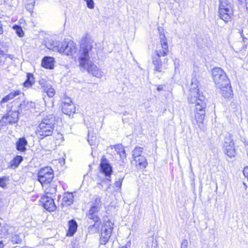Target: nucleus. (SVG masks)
<instances>
[{
	"instance_id": "23",
	"label": "nucleus",
	"mask_w": 248,
	"mask_h": 248,
	"mask_svg": "<svg viewBox=\"0 0 248 248\" xmlns=\"http://www.w3.org/2000/svg\"><path fill=\"white\" fill-rule=\"evenodd\" d=\"M219 89L221 91V93L222 95L224 98H230L232 97V91L230 84L229 85L222 86V88Z\"/></svg>"
},
{
	"instance_id": "37",
	"label": "nucleus",
	"mask_w": 248,
	"mask_h": 248,
	"mask_svg": "<svg viewBox=\"0 0 248 248\" xmlns=\"http://www.w3.org/2000/svg\"><path fill=\"white\" fill-rule=\"evenodd\" d=\"M35 4V2L33 0H31V2L29 3L26 5V9L29 10L30 12L32 11V10L34 7V5Z\"/></svg>"
},
{
	"instance_id": "46",
	"label": "nucleus",
	"mask_w": 248,
	"mask_h": 248,
	"mask_svg": "<svg viewBox=\"0 0 248 248\" xmlns=\"http://www.w3.org/2000/svg\"><path fill=\"white\" fill-rule=\"evenodd\" d=\"M107 182H108V181H106H106H103L102 183H98V187H99L100 189H103V184H104L105 182V183H107Z\"/></svg>"
},
{
	"instance_id": "10",
	"label": "nucleus",
	"mask_w": 248,
	"mask_h": 248,
	"mask_svg": "<svg viewBox=\"0 0 248 248\" xmlns=\"http://www.w3.org/2000/svg\"><path fill=\"white\" fill-rule=\"evenodd\" d=\"M54 129V126L41 122L37 129L36 133L38 135L42 136V139H43L44 137L51 136Z\"/></svg>"
},
{
	"instance_id": "5",
	"label": "nucleus",
	"mask_w": 248,
	"mask_h": 248,
	"mask_svg": "<svg viewBox=\"0 0 248 248\" xmlns=\"http://www.w3.org/2000/svg\"><path fill=\"white\" fill-rule=\"evenodd\" d=\"M54 177L53 170L49 167L43 168L38 172V181L43 186L50 183Z\"/></svg>"
},
{
	"instance_id": "19",
	"label": "nucleus",
	"mask_w": 248,
	"mask_h": 248,
	"mask_svg": "<svg viewBox=\"0 0 248 248\" xmlns=\"http://www.w3.org/2000/svg\"><path fill=\"white\" fill-rule=\"evenodd\" d=\"M74 196L73 194L70 192H66L64 194L61 203L62 206H69L73 202Z\"/></svg>"
},
{
	"instance_id": "15",
	"label": "nucleus",
	"mask_w": 248,
	"mask_h": 248,
	"mask_svg": "<svg viewBox=\"0 0 248 248\" xmlns=\"http://www.w3.org/2000/svg\"><path fill=\"white\" fill-rule=\"evenodd\" d=\"M99 211L97 207H91L86 213V217L89 223H92L89 220L93 221H101L100 217L98 216V213Z\"/></svg>"
},
{
	"instance_id": "57",
	"label": "nucleus",
	"mask_w": 248,
	"mask_h": 248,
	"mask_svg": "<svg viewBox=\"0 0 248 248\" xmlns=\"http://www.w3.org/2000/svg\"><path fill=\"white\" fill-rule=\"evenodd\" d=\"M91 154L92 155H93V152H92Z\"/></svg>"
},
{
	"instance_id": "30",
	"label": "nucleus",
	"mask_w": 248,
	"mask_h": 248,
	"mask_svg": "<svg viewBox=\"0 0 248 248\" xmlns=\"http://www.w3.org/2000/svg\"><path fill=\"white\" fill-rule=\"evenodd\" d=\"M44 91H45L47 95L49 97H52L55 94V91L51 85H46V88H45Z\"/></svg>"
},
{
	"instance_id": "1",
	"label": "nucleus",
	"mask_w": 248,
	"mask_h": 248,
	"mask_svg": "<svg viewBox=\"0 0 248 248\" xmlns=\"http://www.w3.org/2000/svg\"><path fill=\"white\" fill-rule=\"evenodd\" d=\"M202 78L200 74L194 69L191 79L190 93L187 99L189 104H194L191 107L194 108L195 120L199 126L200 124H203L207 105V100L199 93V86Z\"/></svg>"
},
{
	"instance_id": "27",
	"label": "nucleus",
	"mask_w": 248,
	"mask_h": 248,
	"mask_svg": "<svg viewBox=\"0 0 248 248\" xmlns=\"http://www.w3.org/2000/svg\"><path fill=\"white\" fill-rule=\"evenodd\" d=\"M143 152V148L140 146L136 147L134 150L133 151V158H136L139 157V156H142L141 154Z\"/></svg>"
},
{
	"instance_id": "8",
	"label": "nucleus",
	"mask_w": 248,
	"mask_h": 248,
	"mask_svg": "<svg viewBox=\"0 0 248 248\" xmlns=\"http://www.w3.org/2000/svg\"><path fill=\"white\" fill-rule=\"evenodd\" d=\"M113 224L109 221L104 223L101 231L100 244L105 245L108 242L112 233Z\"/></svg>"
},
{
	"instance_id": "17",
	"label": "nucleus",
	"mask_w": 248,
	"mask_h": 248,
	"mask_svg": "<svg viewBox=\"0 0 248 248\" xmlns=\"http://www.w3.org/2000/svg\"><path fill=\"white\" fill-rule=\"evenodd\" d=\"M45 45L48 49L60 52L61 45L59 42L50 39L46 42Z\"/></svg>"
},
{
	"instance_id": "31",
	"label": "nucleus",
	"mask_w": 248,
	"mask_h": 248,
	"mask_svg": "<svg viewBox=\"0 0 248 248\" xmlns=\"http://www.w3.org/2000/svg\"><path fill=\"white\" fill-rule=\"evenodd\" d=\"M101 198L99 196H96L95 198L94 201L92 203V206L91 207H97L98 210L100 211L101 207Z\"/></svg>"
},
{
	"instance_id": "35",
	"label": "nucleus",
	"mask_w": 248,
	"mask_h": 248,
	"mask_svg": "<svg viewBox=\"0 0 248 248\" xmlns=\"http://www.w3.org/2000/svg\"><path fill=\"white\" fill-rule=\"evenodd\" d=\"M21 92L20 91H15L14 92H12L9 94L7 95L8 98H10V100L13 99L14 97L16 96L17 95H18L20 94Z\"/></svg>"
},
{
	"instance_id": "28",
	"label": "nucleus",
	"mask_w": 248,
	"mask_h": 248,
	"mask_svg": "<svg viewBox=\"0 0 248 248\" xmlns=\"http://www.w3.org/2000/svg\"><path fill=\"white\" fill-rule=\"evenodd\" d=\"M11 241L13 244H21L22 242V237L20 234H14L11 236Z\"/></svg>"
},
{
	"instance_id": "18",
	"label": "nucleus",
	"mask_w": 248,
	"mask_h": 248,
	"mask_svg": "<svg viewBox=\"0 0 248 248\" xmlns=\"http://www.w3.org/2000/svg\"><path fill=\"white\" fill-rule=\"evenodd\" d=\"M57 185L53 182L45 190V196L44 197H50L53 198L55 196L57 192Z\"/></svg>"
},
{
	"instance_id": "13",
	"label": "nucleus",
	"mask_w": 248,
	"mask_h": 248,
	"mask_svg": "<svg viewBox=\"0 0 248 248\" xmlns=\"http://www.w3.org/2000/svg\"><path fill=\"white\" fill-rule=\"evenodd\" d=\"M18 119V112L16 111H9L8 113L3 116L0 122L8 124L11 123H16Z\"/></svg>"
},
{
	"instance_id": "12",
	"label": "nucleus",
	"mask_w": 248,
	"mask_h": 248,
	"mask_svg": "<svg viewBox=\"0 0 248 248\" xmlns=\"http://www.w3.org/2000/svg\"><path fill=\"white\" fill-rule=\"evenodd\" d=\"M100 171L108 178L106 181L110 182V178L112 172V168L106 158H102L100 164Z\"/></svg>"
},
{
	"instance_id": "33",
	"label": "nucleus",
	"mask_w": 248,
	"mask_h": 248,
	"mask_svg": "<svg viewBox=\"0 0 248 248\" xmlns=\"http://www.w3.org/2000/svg\"><path fill=\"white\" fill-rule=\"evenodd\" d=\"M110 147L112 149L114 148L115 149V151L117 152V154L121 153L124 149L123 146L122 144L111 145L110 146Z\"/></svg>"
},
{
	"instance_id": "26",
	"label": "nucleus",
	"mask_w": 248,
	"mask_h": 248,
	"mask_svg": "<svg viewBox=\"0 0 248 248\" xmlns=\"http://www.w3.org/2000/svg\"><path fill=\"white\" fill-rule=\"evenodd\" d=\"M34 82V78L32 74L28 73L27 75V79L23 83L24 86L25 87H30Z\"/></svg>"
},
{
	"instance_id": "21",
	"label": "nucleus",
	"mask_w": 248,
	"mask_h": 248,
	"mask_svg": "<svg viewBox=\"0 0 248 248\" xmlns=\"http://www.w3.org/2000/svg\"><path fill=\"white\" fill-rule=\"evenodd\" d=\"M27 144L28 141L24 137L19 138L16 142V148L19 151L25 152Z\"/></svg>"
},
{
	"instance_id": "2",
	"label": "nucleus",
	"mask_w": 248,
	"mask_h": 248,
	"mask_svg": "<svg viewBox=\"0 0 248 248\" xmlns=\"http://www.w3.org/2000/svg\"><path fill=\"white\" fill-rule=\"evenodd\" d=\"M93 42L88 34L81 39L79 56V66L84 69H87L88 72L93 76L101 78L103 76V72L89 61V54L93 48Z\"/></svg>"
},
{
	"instance_id": "54",
	"label": "nucleus",
	"mask_w": 248,
	"mask_h": 248,
	"mask_svg": "<svg viewBox=\"0 0 248 248\" xmlns=\"http://www.w3.org/2000/svg\"><path fill=\"white\" fill-rule=\"evenodd\" d=\"M166 61H168V59H164V62H165Z\"/></svg>"
},
{
	"instance_id": "40",
	"label": "nucleus",
	"mask_w": 248,
	"mask_h": 248,
	"mask_svg": "<svg viewBox=\"0 0 248 248\" xmlns=\"http://www.w3.org/2000/svg\"><path fill=\"white\" fill-rule=\"evenodd\" d=\"M123 179L124 178H120L118 181L115 182V185L116 187H118V188H121Z\"/></svg>"
},
{
	"instance_id": "41",
	"label": "nucleus",
	"mask_w": 248,
	"mask_h": 248,
	"mask_svg": "<svg viewBox=\"0 0 248 248\" xmlns=\"http://www.w3.org/2000/svg\"><path fill=\"white\" fill-rule=\"evenodd\" d=\"M188 243L186 239H183L181 243V248H188Z\"/></svg>"
},
{
	"instance_id": "3",
	"label": "nucleus",
	"mask_w": 248,
	"mask_h": 248,
	"mask_svg": "<svg viewBox=\"0 0 248 248\" xmlns=\"http://www.w3.org/2000/svg\"><path fill=\"white\" fill-rule=\"evenodd\" d=\"M160 44L162 49L155 50L156 54L152 56V60L154 65V70L162 72H163V67L160 57L167 56L169 53L167 40L164 34L160 35Z\"/></svg>"
},
{
	"instance_id": "20",
	"label": "nucleus",
	"mask_w": 248,
	"mask_h": 248,
	"mask_svg": "<svg viewBox=\"0 0 248 248\" xmlns=\"http://www.w3.org/2000/svg\"><path fill=\"white\" fill-rule=\"evenodd\" d=\"M54 61L53 57L46 56L42 60V65L45 68L52 69L54 66Z\"/></svg>"
},
{
	"instance_id": "25",
	"label": "nucleus",
	"mask_w": 248,
	"mask_h": 248,
	"mask_svg": "<svg viewBox=\"0 0 248 248\" xmlns=\"http://www.w3.org/2000/svg\"><path fill=\"white\" fill-rule=\"evenodd\" d=\"M94 223L88 227V231L91 233H94L99 231L101 221H93Z\"/></svg>"
},
{
	"instance_id": "32",
	"label": "nucleus",
	"mask_w": 248,
	"mask_h": 248,
	"mask_svg": "<svg viewBox=\"0 0 248 248\" xmlns=\"http://www.w3.org/2000/svg\"><path fill=\"white\" fill-rule=\"evenodd\" d=\"M13 28L19 37H23L24 36V32L20 26L15 25L13 26Z\"/></svg>"
},
{
	"instance_id": "48",
	"label": "nucleus",
	"mask_w": 248,
	"mask_h": 248,
	"mask_svg": "<svg viewBox=\"0 0 248 248\" xmlns=\"http://www.w3.org/2000/svg\"><path fill=\"white\" fill-rule=\"evenodd\" d=\"M3 32V29L2 27V24L1 22L0 21V34H2Z\"/></svg>"
},
{
	"instance_id": "14",
	"label": "nucleus",
	"mask_w": 248,
	"mask_h": 248,
	"mask_svg": "<svg viewBox=\"0 0 248 248\" xmlns=\"http://www.w3.org/2000/svg\"><path fill=\"white\" fill-rule=\"evenodd\" d=\"M42 202L43 207L49 212L54 211L57 208L53 198L44 196L42 198Z\"/></svg>"
},
{
	"instance_id": "52",
	"label": "nucleus",
	"mask_w": 248,
	"mask_h": 248,
	"mask_svg": "<svg viewBox=\"0 0 248 248\" xmlns=\"http://www.w3.org/2000/svg\"><path fill=\"white\" fill-rule=\"evenodd\" d=\"M240 34H241V35L242 37H243V31H242L241 32H240Z\"/></svg>"
},
{
	"instance_id": "34",
	"label": "nucleus",
	"mask_w": 248,
	"mask_h": 248,
	"mask_svg": "<svg viewBox=\"0 0 248 248\" xmlns=\"http://www.w3.org/2000/svg\"><path fill=\"white\" fill-rule=\"evenodd\" d=\"M154 243V237L150 236L148 237L146 242V246L147 248H153Z\"/></svg>"
},
{
	"instance_id": "44",
	"label": "nucleus",
	"mask_w": 248,
	"mask_h": 248,
	"mask_svg": "<svg viewBox=\"0 0 248 248\" xmlns=\"http://www.w3.org/2000/svg\"><path fill=\"white\" fill-rule=\"evenodd\" d=\"M39 84L40 86L44 88V90H45V88H46V85H48L47 84H46L44 81H39Z\"/></svg>"
},
{
	"instance_id": "53",
	"label": "nucleus",
	"mask_w": 248,
	"mask_h": 248,
	"mask_svg": "<svg viewBox=\"0 0 248 248\" xmlns=\"http://www.w3.org/2000/svg\"><path fill=\"white\" fill-rule=\"evenodd\" d=\"M246 1V3L248 2V0H244Z\"/></svg>"
},
{
	"instance_id": "58",
	"label": "nucleus",
	"mask_w": 248,
	"mask_h": 248,
	"mask_svg": "<svg viewBox=\"0 0 248 248\" xmlns=\"http://www.w3.org/2000/svg\"><path fill=\"white\" fill-rule=\"evenodd\" d=\"M108 187H107L106 189L105 190H107L108 189Z\"/></svg>"
},
{
	"instance_id": "39",
	"label": "nucleus",
	"mask_w": 248,
	"mask_h": 248,
	"mask_svg": "<svg viewBox=\"0 0 248 248\" xmlns=\"http://www.w3.org/2000/svg\"><path fill=\"white\" fill-rule=\"evenodd\" d=\"M6 178L5 177H3L0 178V186L4 188L6 186Z\"/></svg>"
},
{
	"instance_id": "4",
	"label": "nucleus",
	"mask_w": 248,
	"mask_h": 248,
	"mask_svg": "<svg viewBox=\"0 0 248 248\" xmlns=\"http://www.w3.org/2000/svg\"><path fill=\"white\" fill-rule=\"evenodd\" d=\"M213 80L218 89H221L222 86L229 85L230 81L224 71L219 67H215L212 70Z\"/></svg>"
},
{
	"instance_id": "55",
	"label": "nucleus",
	"mask_w": 248,
	"mask_h": 248,
	"mask_svg": "<svg viewBox=\"0 0 248 248\" xmlns=\"http://www.w3.org/2000/svg\"><path fill=\"white\" fill-rule=\"evenodd\" d=\"M60 197H61V195H59V196H58V200H59V199H60Z\"/></svg>"
},
{
	"instance_id": "42",
	"label": "nucleus",
	"mask_w": 248,
	"mask_h": 248,
	"mask_svg": "<svg viewBox=\"0 0 248 248\" xmlns=\"http://www.w3.org/2000/svg\"><path fill=\"white\" fill-rule=\"evenodd\" d=\"M9 100H10V98H8L7 95L4 97L1 100L0 104L2 106L3 103H6Z\"/></svg>"
},
{
	"instance_id": "50",
	"label": "nucleus",
	"mask_w": 248,
	"mask_h": 248,
	"mask_svg": "<svg viewBox=\"0 0 248 248\" xmlns=\"http://www.w3.org/2000/svg\"><path fill=\"white\" fill-rule=\"evenodd\" d=\"M246 8H247V9H248V3H246Z\"/></svg>"
},
{
	"instance_id": "16",
	"label": "nucleus",
	"mask_w": 248,
	"mask_h": 248,
	"mask_svg": "<svg viewBox=\"0 0 248 248\" xmlns=\"http://www.w3.org/2000/svg\"><path fill=\"white\" fill-rule=\"evenodd\" d=\"M131 163L135 165L138 170L144 169L148 165L147 159L144 156H139V157L134 158Z\"/></svg>"
},
{
	"instance_id": "36",
	"label": "nucleus",
	"mask_w": 248,
	"mask_h": 248,
	"mask_svg": "<svg viewBox=\"0 0 248 248\" xmlns=\"http://www.w3.org/2000/svg\"><path fill=\"white\" fill-rule=\"evenodd\" d=\"M88 141L91 146L95 145L96 143V139L95 137H88Z\"/></svg>"
},
{
	"instance_id": "29",
	"label": "nucleus",
	"mask_w": 248,
	"mask_h": 248,
	"mask_svg": "<svg viewBox=\"0 0 248 248\" xmlns=\"http://www.w3.org/2000/svg\"><path fill=\"white\" fill-rule=\"evenodd\" d=\"M23 157L20 155H16L11 161V166H14L16 167H18L19 164L22 161Z\"/></svg>"
},
{
	"instance_id": "51",
	"label": "nucleus",
	"mask_w": 248,
	"mask_h": 248,
	"mask_svg": "<svg viewBox=\"0 0 248 248\" xmlns=\"http://www.w3.org/2000/svg\"><path fill=\"white\" fill-rule=\"evenodd\" d=\"M240 2L242 3L244 1V0H238Z\"/></svg>"
},
{
	"instance_id": "11",
	"label": "nucleus",
	"mask_w": 248,
	"mask_h": 248,
	"mask_svg": "<svg viewBox=\"0 0 248 248\" xmlns=\"http://www.w3.org/2000/svg\"><path fill=\"white\" fill-rule=\"evenodd\" d=\"M62 110L64 114L70 116L76 111V107L70 98L64 99L62 104Z\"/></svg>"
},
{
	"instance_id": "59",
	"label": "nucleus",
	"mask_w": 248,
	"mask_h": 248,
	"mask_svg": "<svg viewBox=\"0 0 248 248\" xmlns=\"http://www.w3.org/2000/svg\"><path fill=\"white\" fill-rule=\"evenodd\" d=\"M1 62V61L0 60V63Z\"/></svg>"
},
{
	"instance_id": "7",
	"label": "nucleus",
	"mask_w": 248,
	"mask_h": 248,
	"mask_svg": "<svg viewBox=\"0 0 248 248\" xmlns=\"http://www.w3.org/2000/svg\"><path fill=\"white\" fill-rule=\"evenodd\" d=\"M225 154L232 158L234 157L236 154L235 149L234 148V143L231 134H228L226 135L224 139V143L223 144Z\"/></svg>"
},
{
	"instance_id": "24",
	"label": "nucleus",
	"mask_w": 248,
	"mask_h": 248,
	"mask_svg": "<svg viewBox=\"0 0 248 248\" xmlns=\"http://www.w3.org/2000/svg\"><path fill=\"white\" fill-rule=\"evenodd\" d=\"M44 124L46 123V124L54 126L56 123V118L54 115L49 114L44 117L41 121Z\"/></svg>"
},
{
	"instance_id": "22",
	"label": "nucleus",
	"mask_w": 248,
	"mask_h": 248,
	"mask_svg": "<svg viewBox=\"0 0 248 248\" xmlns=\"http://www.w3.org/2000/svg\"><path fill=\"white\" fill-rule=\"evenodd\" d=\"M68 230L67 236H72L76 232L78 228V224L74 219H71L68 221Z\"/></svg>"
},
{
	"instance_id": "38",
	"label": "nucleus",
	"mask_w": 248,
	"mask_h": 248,
	"mask_svg": "<svg viewBox=\"0 0 248 248\" xmlns=\"http://www.w3.org/2000/svg\"><path fill=\"white\" fill-rule=\"evenodd\" d=\"M86 1L87 7L90 9L94 8V2L93 0H84Z\"/></svg>"
},
{
	"instance_id": "9",
	"label": "nucleus",
	"mask_w": 248,
	"mask_h": 248,
	"mask_svg": "<svg viewBox=\"0 0 248 248\" xmlns=\"http://www.w3.org/2000/svg\"><path fill=\"white\" fill-rule=\"evenodd\" d=\"M60 53L67 56H73L77 51V47L72 41H63L61 44Z\"/></svg>"
},
{
	"instance_id": "45",
	"label": "nucleus",
	"mask_w": 248,
	"mask_h": 248,
	"mask_svg": "<svg viewBox=\"0 0 248 248\" xmlns=\"http://www.w3.org/2000/svg\"><path fill=\"white\" fill-rule=\"evenodd\" d=\"M243 173L245 177H248V167H246L243 170Z\"/></svg>"
},
{
	"instance_id": "47",
	"label": "nucleus",
	"mask_w": 248,
	"mask_h": 248,
	"mask_svg": "<svg viewBox=\"0 0 248 248\" xmlns=\"http://www.w3.org/2000/svg\"><path fill=\"white\" fill-rule=\"evenodd\" d=\"M163 85H158L157 87V90L158 91H162V90H163Z\"/></svg>"
},
{
	"instance_id": "43",
	"label": "nucleus",
	"mask_w": 248,
	"mask_h": 248,
	"mask_svg": "<svg viewBox=\"0 0 248 248\" xmlns=\"http://www.w3.org/2000/svg\"><path fill=\"white\" fill-rule=\"evenodd\" d=\"M118 155H119L120 157L122 159H125L126 158V154L124 149L123 152H122L121 153H119Z\"/></svg>"
},
{
	"instance_id": "49",
	"label": "nucleus",
	"mask_w": 248,
	"mask_h": 248,
	"mask_svg": "<svg viewBox=\"0 0 248 248\" xmlns=\"http://www.w3.org/2000/svg\"><path fill=\"white\" fill-rule=\"evenodd\" d=\"M4 244H3L2 241H0V248H3Z\"/></svg>"
},
{
	"instance_id": "56",
	"label": "nucleus",
	"mask_w": 248,
	"mask_h": 248,
	"mask_svg": "<svg viewBox=\"0 0 248 248\" xmlns=\"http://www.w3.org/2000/svg\"><path fill=\"white\" fill-rule=\"evenodd\" d=\"M121 248H127L126 247H122Z\"/></svg>"
},
{
	"instance_id": "6",
	"label": "nucleus",
	"mask_w": 248,
	"mask_h": 248,
	"mask_svg": "<svg viewBox=\"0 0 248 248\" xmlns=\"http://www.w3.org/2000/svg\"><path fill=\"white\" fill-rule=\"evenodd\" d=\"M219 14L220 18L225 22L230 21L232 15V11L231 5L227 0H220Z\"/></svg>"
}]
</instances>
